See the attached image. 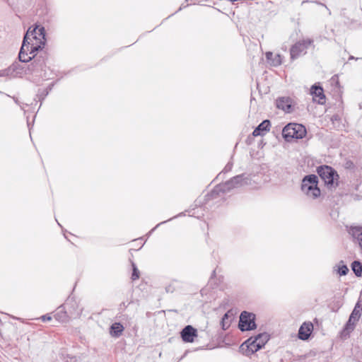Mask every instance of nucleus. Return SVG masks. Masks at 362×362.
I'll list each match as a JSON object with an SVG mask.
<instances>
[{
  "instance_id": "obj_12",
  "label": "nucleus",
  "mask_w": 362,
  "mask_h": 362,
  "mask_svg": "<svg viewBox=\"0 0 362 362\" xmlns=\"http://www.w3.org/2000/svg\"><path fill=\"white\" fill-rule=\"evenodd\" d=\"M182 339L185 342H193L197 335V331L191 325H187L180 332Z\"/></svg>"
},
{
  "instance_id": "obj_37",
  "label": "nucleus",
  "mask_w": 362,
  "mask_h": 362,
  "mask_svg": "<svg viewBox=\"0 0 362 362\" xmlns=\"http://www.w3.org/2000/svg\"><path fill=\"white\" fill-rule=\"evenodd\" d=\"M324 7H325L326 9H328V7H327L326 5H324Z\"/></svg>"
},
{
  "instance_id": "obj_18",
  "label": "nucleus",
  "mask_w": 362,
  "mask_h": 362,
  "mask_svg": "<svg viewBox=\"0 0 362 362\" xmlns=\"http://www.w3.org/2000/svg\"><path fill=\"white\" fill-rule=\"evenodd\" d=\"M252 337L254 341L257 343L256 347L257 349H262L269 339V335L266 332L260 333Z\"/></svg>"
},
{
  "instance_id": "obj_38",
  "label": "nucleus",
  "mask_w": 362,
  "mask_h": 362,
  "mask_svg": "<svg viewBox=\"0 0 362 362\" xmlns=\"http://www.w3.org/2000/svg\"><path fill=\"white\" fill-rule=\"evenodd\" d=\"M346 165L349 166V165H350V163H349V162H347V163H346Z\"/></svg>"
},
{
  "instance_id": "obj_28",
  "label": "nucleus",
  "mask_w": 362,
  "mask_h": 362,
  "mask_svg": "<svg viewBox=\"0 0 362 362\" xmlns=\"http://www.w3.org/2000/svg\"><path fill=\"white\" fill-rule=\"evenodd\" d=\"M52 317L50 316H49L48 315H42L41 317V320L43 321V322H45V321H49L51 320Z\"/></svg>"
},
{
  "instance_id": "obj_40",
  "label": "nucleus",
  "mask_w": 362,
  "mask_h": 362,
  "mask_svg": "<svg viewBox=\"0 0 362 362\" xmlns=\"http://www.w3.org/2000/svg\"><path fill=\"white\" fill-rule=\"evenodd\" d=\"M167 291L168 292L170 291V288H167Z\"/></svg>"
},
{
  "instance_id": "obj_1",
  "label": "nucleus",
  "mask_w": 362,
  "mask_h": 362,
  "mask_svg": "<svg viewBox=\"0 0 362 362\" xmlns=\"http://www.w3.org/2000/svg\"><path fill=\"white\" fill-rule=\"evenodd\" d=\"M46 43L45 29L40 25L29 27L25 33L18 54L19 61L28 62L35 58V52L42 49Z\"/></svg>"
},
{
  "instance_id": "obj_29",
  "label": "nucleus",
  "mask_w": 362,
  "mask_h": 362,
  "mask_svg": "<svg viewBox=\"0 0 362 362\" xmlns=\"http://www.w3.org/2000/svg\"><path fill=\"white\" fill-rule=\"evenodd\" d=\"M13 99L14 102H15L17 105H19L21 106V108L22 110H23V109H24V107H23L22 105H20V102H19V100H18V98H15V97H13Z\"/></svg>"
},
{
  "instance_id": "obj_3",
  "label": "nucleus",
  "mask_w": 362,
  "mask_h": 362,
  "mask_svg": "<svg viewBox=\"0 0 362 362\" xmlns=\"http://www.w3.org/2000/svg\"><path fill=\"white\" fill-rule=\"evenodd\" d=\"M317 173L329 189H335L339 185V176L331 166L323 165L317 168Z\"/></svg>"
},
{
  "instance_id": "obj_10",
  "label": "nucleus",
  "mask_w": 362,
  "mask_h": 362,
  "mask_svg": "<svg viewBox=\"0 0 362 362\" xmlns=\"http://www.w3.org/2000/svg\"><path fill=\"white\" fill-rule=\"evenodd\" d=\"M8 68L11 69L10 78L22 77L24 74H30L28 67L26 68L18 62L13 63Z\"/></svg>"
},
{
  "instance_id": "obj_16",
  "label": "nucleus",
  "mask_w": 362,
  "mask_h": 362,
  "mask_svg": "<svg viewBox=\"0 0 362 362\" xmlns=\"http://www.w3.org/2000/svg\"><path fill=\"white\" fill-rule=\"evenodd\" d=\"M313 330L311 323H303L298 330V337L302 340H306L309 338Z\"/></svg>"
},
{
  "instance_id": "obj_9",
  "label": "nucleus",
  "mask_w": 362,
  "mask_h": 362,
  "mask_svg": "<svg viewBox=\"0 0 362 362\" xmlns=\"http://www.w3.org/2000/svg\"><path fill=\"white\" fill-rule=\"evenodd\" d=\"M46 67L45 58L43 57H39L34 59V61L28 66V72L30 74L45 70Z\"/></svg>"
},
{
  "instance_id": "obj_20",
  "label": "nucleus",
  "mask_w": 362,
  "mask_h": 362,
  "mask_svg": "<svg viewBox=\"0 0 362 362\" xmlns=\"http://www.w3.org/2000/svg\"><path fill=\"white\" fill-rule=\"evenodd\" d=\"M124 330V327L119 322H115L110 327V334L113 337H119Z\"/></svg>"
},
{
  "instance_id": "obj_8",
  "label": "nucleus",
  "mask_w": 362,
  "mask_h": 362,
  "mask_svg": "<svg viewBox=\"0 0 362 362\" xmlns=\"http://www.w3.org/2000/svg\"><path fill=\"white\" fill-rule=\"evenodd\" d=\"M255 315L253 313L243 311L240 316L238 327L241 331H249L256 328Z\"/></svg>"
},
{
  "instance_id": "obj_11",
  "label": "nucleus",
  "mask_w": 362,
  "mask_h": 362,
  "mask_svg": "<svg viewBox=\"0 0 362 362\" xmlns=\"http://www.w3.org/2000/svg\"><path fill=\"white\" fill-rule=\"evenodd\" d=\"M310 94L313 97V100L318 104L323 105L325 103L324 90L320 86H317L316 84L312 86L310 88Z\"/></svg>"
},
{
  "instance_id": "obj_30",
  "label": "nucleus",
  "mask_w": 362,
  "mask_h": 362,
  "mask_svg": "<svg viewBox=\"0 0 362 362\" xmlns=\"http://www.w3.org/2000/svg\"><path fill=\"white\" fill-rule=\"evenodd\" d=\"M166 221H162L161 223H158L156 228L158 227L160 225L163 224V223H165Z\"/></svg>"
},
{
  "instance_id": "obj_5",
  "label": "nucleus",
  "mask_w": 362,
  "mask_h": 362,
  "mask_svg": "<svg viewBox=\"0 0 362 362\" xmlns=\"http://www.w3.org/2000/svg\"><path fill=\"white\" fill-rule=\"evenodd\" d=\"M305 134V127L297 123H289L282 130V136L288 141L292 139H303Z\"/></svg>"
},
{
  "instance_id": "obj_31",
  "label": "nucleus",
  "mask_w": 362,
  "mask_h": 362,
  "mask_svg": "<svg viewBox=\"0 0 362 362\" xmlns=\"http://www.w3.org/2000/svg\"><path fill=\"white\" fill-rule=\"evenodd\" d=\"M55 317H56L57 318L59 317V313H57V314H56V315H55Z\"/></svg>"
},
{
  "instance_id": "obj_35",
  "label": "nucleus",
  "mask_w": 362,
  "mask_h": 362,
  "mask_svg": "<svg viewBox=\"0 0 362 362\" xmlns=\"http://www.w3.org/2000/svg\"><path fill=\"white\" fill-rule=\"evenodd\" d=\"M324 7H325L326 9H328V7H327L326 5H324Z\"/></svg>"
},
{
  "instance_id": "obj_34",
  "label": "nucleus",
  "mask_w": 362,
  "mask_h": 362,
  "mask_svg": "<svg viewBox=\"0 0 362 362\" xmlns=\"http://www.w3.org/2000/svg\"><path fill=\"white\" fill-rule=\"evenodd\" d=\"M324 7H325L326 9H328V7H327L326 5H324Z\"/></svg>"
},
{
  "instance_id": "obj_22",
  "label": "nucleus",
  "mask_w": 362,
  "mask_h": 362,
  "mask_svg": "<svg viewBox=\"0 0 362 362\" xmlns=\"http://www.w3.org/2000/svg\"><path fill=\"white\" fill-rule=\"evenodd\" d=\"M334 271L339 276H345L349 272V268L343 261H340L334 267Z\"/></svg>"
},
{
  "instance_id": "obj_15",
  "label": "nucleus",
  "mask_w": 362,
  "mask_h": 362,
  "mask_svg": "<svg viewBox=\"0 0 362 362\" xmlns=\"http://www.w3.org/2000/svg\"><path fill=\"white\" fill-rule=\"evenodd\" d=\"M271 123L268 119L262 122L253 131L254 136H263L270 130Z\"/></svg>"
},
{
  "instance_id": "obj_39",
  "label": "nucleus",
  "mask_w": 362,
  "mask_h": 362,
  "mask_svg": "<svg viewBox=\"0 0 362 362\" xmlns=\"http://www.w3.org/2000/svg\"><path fill=\"white\" fill-rule=\"evenodd\" d=\"M48 94V90L46 91L45 95Z\"/></svg>"
},
{
  "instance_id": "obj_7",
  "label": "nucleus",
  "mask_w": 362,
  "mask_h": 362,
  "mask_svg": "<svg viewBox=\"0 0 362 362\" xmlns=\"http://www.w3.org/2000/svg\"><path fill=\"white\" fill-rule=\"evenodd\" d=\"M361 313H362V307H361L360 303L358 302L355 305V307L349 316V320L347 321V322L346 323V325L344 326V332L349 334L354 330V329L356 327V322L361 318Z\"/></svg>"
},
{
  "instance_id": "obj_27",
  "label": "nucleus",
  "mask_w": 362,
  "mask_h": 362,
  "mask_svg": "<svg viewBox=\"0 0 362 362\" xmlns=\"http://www.w3.org/2000/svg\"><path fill=\"white\" fill-rule=\"evenodd\" d=\"M232 168H233V163L232 162H228L226 165L224 169L223 170V171L221 173H226L228 172H230Z\"/></svg>"
},
{
  "instance_id": "obj_6",
  "label": "nucleus",
  "mask_w": 362,
  "mask_h": 362,
  "mask_svg": "<svg viewBox=\"0 0 362 362\" xmlns=\"http://www.w3.org/2000/svg\"><path fill=\"white\" fill-rule=\"evenodd\" d=\"M313 43V40L310 38L302 39L296 42L290 48L291 59L294 60L305 54L311 46L314 47Z\"/></svg>"
},
{
  "instance_id": "obj_36",
  "label": "nucleus",
  "mask_w": 362,
  "mask_h": 362,
  "mask_svg": "<svg viewBox=\"0 0 362 362\" xmlns=\"http://www.w3.org/2000/svg\"><path fill=\"white\" fill-rule=\"evenodd\" d=\"M324 7H325L326 9H328V7H327L326 5H324Z\"/></svg>"
},
{
  "instance_id": "obj_33",
  "label": "nucleus",
  "mask_w": 362,
  "mask_h": 362,
  "mask_svg": "<svg viewBox=\"0 0 362 362\" xmlns=\"http://www.w3.org/2000/svg\"><path fill=\"white\" fill-rule=\"evenodd\" d=\"M155 228H156L155 227L153 229H152L151 230H150V231H149V233H152V231H153Z\"/></svg>"
},
{
  "instance_id": "obj_32",
  "label": "nucleus",
  "mask_w": 362,
  "mask_h": 362,
  "mask_svg": "<svg viewBox=\"0 0 362 362\" xmlns=\"http://www.w3.org/2000/svg\"><path fill=\"white\" fill-rule=\"evenodd\" d=\"M155 228H156L155 227L153 229H152L151 230H150V231H149V233H152V231H153Z\"/></svg>"
},
{
  "instance_id": "obj_17",
  "label": "nucleus",
  "mask_w": 362,
  "mask_h": 362,
  "mask_svg": "<svg viewBox=\"0 0 362 362\" xmlns=\"http://www.w3.org/2000/svg\"><path fill=\"white\" fill-rule=\"evenodd\" d=\"M256 344L257 343L254 341L253 337H251L241 345V348L243 349V347L245 346L247 347L246 354L250 355L260 349L256 347Z\"/></svg>"
},
{
  "instance_id": "obj_2",
  "label": "nucleus",
  "mask_w": 362,
  "mask_h": 362,
  "mask_svg": "<svg viewBox=\"0 0 362 362\" xmlns=\"http://www.w3.org/2000/svg\"><path fill=\"white\" fill-rule=\"evenodd\" d=\"M251 185L252 177L250 175L241 174L236 175L225 183L217 185L211 193L207 194V197H209L208 199L216 198L220 193H226L234 188Z\"/></svg>"
},
{
  "instance_id": "obj_25",
  "label": "nucleus",
  "mask_w": 362,
  "mask_h": 362,
  "mask_svg": "<svg viewBox=\"0 0 362 362\" xmlns=\"http://www.w3.org/2000/svg\"><path fill=\"white\" fill-rule=\"evenodd\" d=\"M132 281H135L139 278V271L137 269L135 264L132 263Z\"/></svg>"
},
{
  "instance_id": "obj_21",
  "label": "nucleus",
  "mask_w": 362,
  "mask_h": 362,
  "mask_svg": "<svg viewBox=\"0 0 362 362\" xmlns=\"http://www.w3.org/2000/svg\"><path fill=\"white\" fill-rule=\"evenodd\" d=\"M232 317L233 314L230 313V311H228L223 316L221 321V326L223 330L227 329L230 327Z\"/></svg>"
},
{
  "instance_id": "obj_13",
  "label": "nucleus",
  "mask_w": 362,
  "mask_h": 362,
  "mask_svg": "<svg viewBox=\"0 0 362 362\" xmlns=\"http://www.w3.org/2000/svg\"><path fill=\"white\" fill-rule=\"evenodd\" d=\"M349 233L353 238V242L358 244L362 252V226H351L349 230Z\"/></svg>"
},
{
  "instance_id": "obj_19",
  "label": "nucleus",
  "mask_w": 362,
  "mask_h": 362,
  "mask_svg": "<svg viewBox=\"0 0 362 362\" xmlns=\"http://www.w3.org/2000/svg\"><path fill=\"white\" fill-rule=\"evenodd\" d=\"M266 58L268 62L274 66H277L282 63L281 57L280 54H274L271 52L266 53Z\"/></svg>"
},
{
  "instance_id": "obj_14",
  "label": "nucleus",
  "mask_w": 362,
  "mask_h": 362,
  "mask_svg": "<svg viewBox=\"0 0 362 362\" xmlns=\"http://www.w3.org/2000/svg\"><path fill=\"white\" fill-rule=\"evenodd\" d=\"M276 107L285 112L290 113L293 111L292 100L288 97L279 98L276 101Z\"/></svg>"
},
{
  "instance_id": "obj_26",
  "label": "nucleus",
  "mask_w": 362,
  "mask_h": 362,
  "mask_svg": "<svg viewBox=\"0 0 362 362\" xmlns=\"http://www.w3.org/2000/svg\"><path fill=\"white\" fill-rule=\"evenodd\" d=\"M11 69H9L8 67L5 69H3V70H0V77H10V71Z\"/></svg>"
},
{
  "instance_id": "obj_24",
  "label": "nucleus",
  "mask_w": 362,
  "mask_h": 362,
  "mask_svg": "<svg viewBox=\"0 0 362 362\" xmlns=\"http://www.w3.org/2000/svg\"><path fill=\"white\" fill-rule=\"evenodd\" d=\"M71 302H73L74 305H73V308L74 310V315L76 316V317H79L82 313V308H78V305L77 304V303L74 300H72L71 299H69L68 300V303L67 304H69V303Z\"/></svg>"
},
{
  "instance_id": "obj_23",
  "label": "nucleus",
  "mask_w": 362,
  "mask_h": 362,
  "mask_svg": "<svg viewBox=\"0 0 362 362\" xmlns=\"http://www.w3.org/2000/svg\"><path fill=\"white\" fill-rule=\"evenodd\" d=\"M351 269L358 277L362 275V264L359 261H354L351 263Z\"/></svg>"
},
{
  "instance_id": "obj_4",
  "label": "nucleus",
  "mask_w": 362,
  "mask_h": 362,
  "mask_svg": "<svg viewBox=\"0 0 362 362\" xmlns=\"http://www.w3.org/2000/svg\"><path fill=\"white\" fill-rule=\"evenodd\" d=\"M318 178L315 175H308L303 177L301 190L308 197L316 199L320 195V189L317 187Z\"/></svg>"
}]
</instances>
